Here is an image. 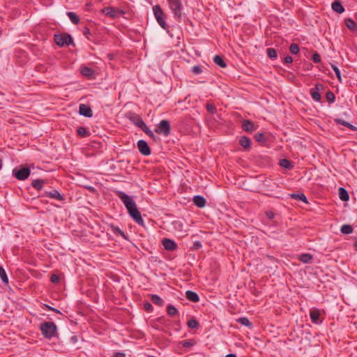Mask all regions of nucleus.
I'll use <instances>...</instances> for the list:
<instances>
[{
    "instance_id": "obj_1",
    "label": "nucleus",
    "mask_w": 357,
    "mask_h": 357,
    "mask_svg": "<svg viewBox=\"0 0 357 357\" xmlns=\"http://www.w3.org/2000/svg\"><path fill=\"white\" fill-rule=\"evenodd\" d=\"M116 195L125 205L126 208H127L128 213L132 217V218L138 225L144 226V220L142 218L140 212L137 209L136 203L132 199V197L121 191H118Z\"/></svg>"
},
{
    "instance_id": "obj_2",
    "label": "nucleus",
    "mask_w": 357,
    "mask_h": 357,
    "mask_svg": "<svg viewBox=\"0 0 357 357\" xmlns=\"http://www.w3.org/2000/svg\"><path fill=\"white\" fill-rule=\"evenodd\" d=\"M40 329L43 335L47 339L56 336L57 327L54 322H44L40 325Z\"/></svg>"
},
{
    "instance_id": "obj_3",
    "label": "nucleus",
    "mask_w": 357,
    "mask_h": 357,
    "mask_svg": "<svg viewBox=\"0 0 357 357\" xmlns=\"http://www.w3.org/2000/svg\"><path fill=\"white\" fill-rule=\"evenodd\" d=\"M169 7L174 14V17L177 21L181 22L183 13V5L181 0H167Z\"/></svg>"
},
{
    "instance_id": "obj_4",
    "label": "nucleus",
    "mask_w": 357,
    "mask_h": 357,
    "mask_svg": "<svg viewBox=\"0 0 357 357\" xmlns=\"http://www.w3.org/2000/svg\"><path fill=\"white\" fill-rule=\"evenodd\" d=\"M152 9L157 22L162 29H167L168 26L165 22V15L160 6L155 5Z\"/></svg>"
},
{
    "instance_id": "obj_5",
    "label": "nucleus",
    "mask_w": 357,
    "mask_h": 357,
    "mask_svg": "<svg viewBox=\"0 0 357 357\" xmlns=\"http://www.w3.org/2000/svg\"><path fill=\"white\" fill-rule=\"evenodd\" d=\"M54 40L56 45L60 47H63L65 45H70L73 43V39L70 34H55L54 36Z\"/></svg>"
},
{
    "instance_id": "obj_6",
    "label": "nucleus",
    "mask_w": 357,
    "mask_h": 357,
    "mask_svg": "<svg viewBox=\"0 0 357 357\" xmlns=\"http://www.w3.org/2000/svg\"><path fill=\"white\" fill-rule=\"evenodd\" d=\"M170 124L167 120H162L155 129L156 133L162 135L165 137H167L170 134Z\"/></svg>"
},
{
    "instance_id": "obj_7",
    "label": "nucleus",
    "mask_w": 357,
    "mask_h": 357,
    "mask_svg": "<svg viewBox=\"0 0 357 357\" xmlns=\"http://www.w3.org/2000/svg\"><path fill=\"white\" fill-rule=\"evenodd\" d=\"M31 174V170L28 167H22L20 169H14L13 170V174L15 177L20 180L24 181Z\"/></svg>"
},
{
    "instance_id": "obj_8",
    "label": "nucleus",
    "mask_w": 357,
    "mask_h": 357,
    "mask_svg": "<svg viewBox=\"0 0 357 357\" xmlns=\"http://www.w3.org/2000/svg\"><path fill=\"white\" fill-rule=\"evenodd\" d=\"M103 13L106 16L111 17L113 18L119 17L120 15L125 14V12L122 10L115 8L113 7H106L103 9Z\"/></svg>"
},
{
    "instance_id": "obj_9",
    "label": "nucleus",
    "mask_w": 357,
    "mask_h": 357,
    "mask_svg": "<svg viewBox=\"0 0 357 357\" xmlns=\"http://www.w3.org/2000/svg\"><path fill=\"white\" fill-rule=\"evenodd\" d=\"M43 197H49L59 201H64L65 196L61 195L58 190H52L51 191H45Z\"/></svg>"
},
{
    "instance_id": "obj_10",
    "label": "nucleus",
    "mask_w": 357,
    "mask_h": 357,
    "mask_svg": "<svg viewBox=\"0 0 357 357\" xmlns=\"http://www.w3.org/2000/svg\"><path fill=\"white\" fill-rule=\"evenodd\" d=\"M139 151L144 155H149L151 153V149L145 140L140 139L137 142Z\"/></svg>"
},
{
    "instance_id": "obj_11",
    "label": "nucleus",
    "mask_w": 357,
    "mask_h": 357,
    "mask_svg": "<svg viewBox=\"0 0 357 357\" xmlns=\"http://www.w3.org/2000/svg\"><path fill=\"white\" fill-rule=\"evenodd\" d=\"M162 243L164 248L168 251H173L177 248V244L176 242L169 238H164Z\"/></svg>"
},
{
    "instance_id": "obj_12",
    "label": "nucleus",
    "mask_w": 357,
    "mask_h": 357,
    "mask_svg": "<svg viewBox=\"0 0 357 357\" xmlns=\"http://www.w3.org/2000/svg\"><path fill=\"white\" fill-rule=\"evenodd\" d=\"M79 112L80 115L86 117H91L93 116V112L91 107L84 104L79 105Z\"/></svg>"
},
{
    "instance_id": "obj_13",
    "label": "nucleus",
    "mask_w": 357,
    "mask_h": 357,
    "mask_svg": "<svg viewBox=\"0 0 357 357\" xmlns=\"http://www.w3.org/2000/svg\"><path fill=\"white\" fill-rule=\"evenodd\" d=\"M320 312L319 310L314 308L310 311V317L313 324H320L321 321L319 319Z\"/></svg>"
},
{
    "instance_id": "obj_14",
    "label": "nucleus",
    "mask_w": 357,
    "mask_h": 357,
    "mask_svg": "<svg viewBox=\"0 0 357 357\" xmlns=\"http://www.w3.org/2000/svg\"><path fill=\"white\" fill-rule=\"evenodd\" d=\"M193 202L197 206L202 208L205 206L206 201L204 197L196 195L193 197Z\"/></svg>"
},
{
    "instance_id": "obj_15",
    "label": "nucleus",
    "mask_w": 357,
    "mask_h": 357,
    "mask_svg": "<svg viewBox=\"0 0 357 357\" xmlns=\"http://www.w3.org/2000/svg\"><path fill=\"white\" fill-rule=\"evenodd\" d=\"M242 128L246 132H252L255 130V126L252 121L244 120L242 123Z\"/></svg>"
},
{
    "instance_id": "obj_16",
    "label": "nucleus",
    "mask_w": 357,
    "mask_h": 357,
    "mask_svg": "<svg viewBox=\"0 0 357 357\" xmlns=\"http://www.w3.org/2000/svg\"><path fill=\"white\" fill-rule=\"evenodd\" d=\"M130 121L139 128L144 124L143 119L137 114H133L130 117Z\"/></svg>"
},
{
    "instance_id": "obj_17",
    "label": "nucleus",
    "mask_w": 357,
    "mask_h": 357,
    "mask_svg": "<svg viewBox=\"0 0 357 357\" xmlns=\"http://www.w3.org/2000/svg\"><path fill=\"white\" fill-rule=\"evenodd\" d=\"M185 296H186L187 299H188L189 301L194 302V303L198 302L199 300V297L198 294L196 292L192 291H190V290L187 291L185 293Z\"/></svg>"
},
{
    "instance_id": "obj_18",
    "label": "nucleus",
    "mask_w": 357,
    "mask_h": 357,
    "mask_svg": "<svg viewBox=\"0 0 357 357\" xmlns=\"http://www.w3.org/2000/svg\"><path fill=\"white\" fill-rule=\"evenodd\" d=\"M344 23L347 27L351 31H356L357 30V24L356 22L351 18H346L344 20Z\"/></svg>"
},
{
    "instance_id": "obj_19",
    "label": "nucleus",
    "mask_w": 357,
    "mask_h": 357,
    "mask_svg": "<svg viewBox=\"0 0 357 357\" xmlns=\"http://www.w3.org/2000/svg\"><path fill=\"white\" fill-rule=\"evenodd\" d=\"M110 228L112 231L116 234L121 236L124 239H128L126 234L122 231L119 227L114 226L113 225H110Z\"/></svg>"
},
{
    "instance_id": "obj_20",
    "label": "nucleus",
    "mask_w": 357,
    "mask_h": 357,
    "mask_svg": "<svg viewBox=\"0 0 357 357\" xmlns=\"http://www.w3.org/2000/svg\"><path fill=\"white\" fill-rule=\"evenodd\" d=\"M251 139L245 136H243L241 137L239 140V144L241 146H242L244 149H249L251 146Z\"/></svg>"
},
{
    "instance_id": "obj_21",
    "label": "nucleus",
    "mask_w": 357,
    "mask_h": 357,
    "mask_svg": "<svg viewBox=\"0 0 357 357\" xmlns=\"http://www.w3.org/2000/svg\"><path fill=\"white\" fill-rule=\"evenodd\" d=\"M332 9L337 13H342L344 11V7L339 1H335L332 3Z\"/></svg>"
},
{
    "instance_id": "obj_22",
    "label": "nucleus",
    "mask_w": 357,
    "mask_h": 357,
    "mask_svg": "<svg viewBox=\"0 0 357 357\" xmlns=\"http://www.w3.org/2000/svg\"><path fill=\"white\" fill-rule=\"evenodd\" d=\"M77 135H79L81 137H89L91 135L89 130H88L86 128L83 126L78 127V128L77 129Z\"/></svg>"
},
{
    "instance_id": "obj_23",
    "label": "nucleus",
    "mask_w": 357,
    "mask_h": 357,
    "mask_svg": "<svg viewBox=\"0 0 357 357\" xmlns=\"http://www.w3.org/2000/svg\"><path fill=\"white\" fill-rule=\"evenodd\" d=\"M80 72L82 75L86 77H92L94 75V70L86 66L81 68Z\"/></svg>"
},
{
    "instance_id": "obj_24",
    "label": "nucleus",
    "mask_w": 357,
    "mask_h": 357,
    "mask_svg": "<svg viewBox=\"0 0 357 357\" xmlns=\"http://www.w3.org/2000/svg\"><path fill=\"white\" fill-rule=\"evenodd\" d=\"M339 197L341 200L344 202L348 201L349 199V193L344 188H340Z\"/></svg>"
},
{
    "instance_id": "obj_25",
    "label": "nucleus",
    "mask_w": 357,
    "mask_h": 357,
    "mask_svg": "<svg viewBox=\"0 0 357 357\" xmlns=\"http://www.w3.org/2000/svg\"><path fill=\"white\" fill-rule=\"evenodd\" d=\"M151 301L158 306H162L165 303L163 299L156 294L151 296Z\"/></svg>"
},
{
    "instance_id": "obj_26",
    "label": "nucleus",
    "mask_w": 357,
    "mask_h": 357,
    "mask_svg": "<svg viewBox=\"0 0 357 357\" xmlns=\"http://www.w3.org/2000/svg\"><path fill=\"white\" fill-rule=\"evenodd\" d=\"M255 139L257 142L260 143L261 144H264L267 141V137L264 133L257 132L255 135Z\"/></svg>"
},
{
    "instance_id": "obj_27",
    "label": "nucleus",
    "mask_w": 357,
    "mask_h": 357,
    "mask_svg": "<svg viewBox=\"0 0 357 357\" xmlns=\"http://www.w3.org/2000/svg\"><path fill=\"white\" fill-rule=\"evenodd\" d=\"M214 63L220 67L224 68L227 66L226 63L223 60L222 57L219 55H215L213 58Z\"/></svg>"
},
{
    "instance_id": "obj_28",
    "label": "nucleus",
    "mask_w": 357,
    "mask_h": 357,
    "mask_svg": "<svg viewBox=\"0 0 357 357\" xmlns=\"http://www.w3.org/2000/svg\"><path fill=\"white\" fill-rule=\"evenodd\" d=\"M298 259L301 262L304 264H308L312 261V255L310 254L305 253L301 255Z\"/></svg>"
},
{
    "instance_id": "obj_29",
    "label": "nucleus",
    "mask_w": 357,
    "mask_h": 357,
    "mask_svg": "<svg viewBox=\"0 0 357 357\" xmlns=\"http://www.w3.org/2000/svg\"><path fill=\"white\" fill-rule=\"evenodd\" d=\"M290 197L296 200L302 201L304 203L308 202L306 196L303 193H301V194L293 193V194L290 195Z\"/></svg>"
},
{
    "instance_id": "obj_30",
    "label": "nucleus",
    "mask_w": 357,
    "mask_h": 357,
    "mask_svg": "<svg viewBox=\"0 0 357 357\" xmlns=\"http://www.w3.org/2000/svg\"><path fill=\"white\" fill-rule=\"evenodd\" d=\"M196 344V341L193 339L191 340H185L181 341L179 344L182 345L183 347L190 348L193 347Z\"/></svg>"
},
{
    "instance_id": "obj_31",
    "label": "nucleus",
    "mask_w": 357,
    "mask_h": 357,
    "mask_svg": "<svg viewBox=\"0 0 357 357\" xmlns=\"http://www.w3.org/2000/svg\"><path fill=\"white\" fill-rule=\"evenodd\" d=\"M67 16L74 24H77L79 22V17L73 12H67Z\"/></svg>"
},
{
    "instance_id": "obj_32",
    "label": "nucleus",
    "mask_w": 357,
    "mask_h": 357,
    "mask_svg": "<svg viewBox=\"0 0 357 357\" xmlns=\"http://www.w3.org/2000/svg\"><path fill=\"white\" fill-rule=\"evenodd\" d=\"M43 184H44L43 180L35 179L33 181L31 185L35 189H36L38 190H40L43 188Z\"/></svg>"
},
{
    "instance_id": "obj_33",
    "label": "nucleus",
    "mask_w": 357,
    "mask_h": 357,
    "mask_svg": "<svg viewBox=\"0 0 357 357\" xmlns=\"http://www.w3.org/2000/svg\"><path fill=\"white\" fill-rule=\"evenodd\" d=\"M0 278L5 284H8V278L3 266H0Z\"/></svg>"
},
{
    "instance_id": "obj_34",
    "label": "nucleus",
    "mask_w": 357,
    "mask_h": 357,
    "mask_svg": "<svg viewBox=\"0 0 357 357\" xmlns=\"http://www.w3.org/2000/svg\"><path fill=\"white\" fill-rule=\"evenodd\" d=\"M340 231L342 234H350L353 232L354 229L350 225H344L341 227Z\"/></svg>"
},
{
    "instance_id": "obj_35",
    "label": "nucleus",
    "mask_w": 357,
    "mask_h": 357,
    "mask_svg": "<svg viewBox=\"0 0 357 357\" xmlns=\"http://www.w3.org/2000/svg\"><path fill=\"white\" fill-rule=\"evenodd\" d=\"M312 98L317 102H319L321 99V96L317 91H315L314 89H311L310 91Z\"/></svg>"
},
{
    "instance_id": "obj_36",
    "label": "nucleus",
    "mask_w": 357,
    "mask_h": 357,
    "mask_svg": "<svg viewBox=\"0 0 357 357\" xmlns=\"http://www.w3.org/2000/svg\"><path fill=\"white\" fill-rule=\"evenodd\" d=\"M266 53L268 58H270L271 59L274 60L278 57L277 52L274 48H268L266 50Z\"/></svg>"
},
{
    "instance_id": "obj_37",
    "label": "nucleus",
    "mask_w": 357,
    "mask_h": 357,
    "mask_svg": "<svg viewBox=\"0 0 357 357\" xmlns=\"http://www.w3.org/2000/svg\"><path fill=\"white\" fill-rule=\"evenodd\" d=\"M140 129L144 131L149 137L151 138H155V135L153 131L149 128L146 124L144 123V126H142Z\"/></svg>"
},
{
    "instance_id": "obj_38",
    "label": "nucleus",
    "mask_w": 357,
    "mask_h": 357,
    "mask_svg": "<svg viewBox=\"0 0 357 357\" xmlns=\"http://www.w3.org/2000/svg\"><path fill=\"white\" fill-rule=\"evenodd\" d=\"M167 312L169 316L172 317L178 313V310L174 305L169 304L167 307Z\"/></svg>"
},
{
    "instance_id": "obj_39",
    "label": "nucleus",
    "mask_w": 357,
    "mask_h": 357,
    "mask_svg": "<svg viewBox=\"0 0 357 357\" xmlns=\"http://www.w3.org/2000/svg\"><path fill=\"white\" fill-rule=\"evenodd\" d=\"M237 322L248 327L252 326V323L247 317H241L237 319Z\"/></svg>"
},
{
    "instance_id": "obj_40",
    "label": "nucleus",
    "mask_w": 357,
    "mask_h": 357,
    "mask_svg": "<svg viewBox=\"0 0 357 357\" xmlns=\"http://www.w3.org/2000/svg\"><path fill=\"white\" fill-rule=\"evenodd\" d=\"M280 165L284 167V168H286V169H291L293 167V165L291 164V162L289 161V160L287 159H282L280 162Z\"/></svg>"
},
{
    "instance_id": "obj_41",
    "label": "nucleus",
    "mask_w": 357,
    "mask_h": 357,
    "mask_svg": "<svg viewBox=\"0 0 357 357\" xmlns=\"http://www.w3.org/2000/svg\"><path fill=\"white\" fill-rule=\"evenodd\" d=\"M187 326L192 329L197 328L199 326V323L195 319H190L187 322Z\"/></svg>"
},
{
    "instance_id": "obj_42",
    "label": "nucleus",
    "mask_w": 357,
    "mask_h": 357,
    "mask_svg": "<svg viewBox=\"0 0 357 357\" xmlns=\"http://www.w3.org/2000/svg\"><path fill=\"white\" fill-rule=\"evenodd\" d=\"M206 110L210 113V114H214L217 112V109L216 107L211 103L210 102H207L206 105Z\"/></svg>"
},
{
    "instance_id": "obj_43",
    "label": "nucleus",
    "mask_w": 357,
    "mask_h": 357,
    "mask_svg": "<svg viewBox=\"0 0 357 357\" xmlns=\"http://www.w3.org/2000/svg\"><path fill=\"white\" fill-rule=\"evenodd\" d=\"M289 51L293 54H297L300 51V48L297 44L291 43L289 47Z\"/></svg>"
},
{
    "instance_id": "obj_44",
    "label": "nucleus",
    "mask_w": 357,
    "mask_h": 357,
    "mask_svg": "<svg viewBox=\"0 0 357 357\" xmlns=\"http://www.w3.org/2000/svg\"><path fill=\"white\" fill-rule=\"evenodd\" d=\"M331 68L334 70L338 80L340 82H342L341 73H340V70H339V68L335 65H333V64H331Z\"/></svg>"
},
{
    "instance_id": "obj_45",
    "label": "nucleus",
    "mask_w": 357,
    "mask_h": 357,
    "mask_svg": "<svg viewBox=\"0 0 357 357\" xmlns=\"http://www.w3.org/2000/svg\"><path fill=\"white\" fill-rule=\"evenodd\" d=\"M326 98L329 102H333L335 100V94L331 91L326 93Z\"/></svg>"
},
{
    "instance_id": "obj_46",
    "label": "nucleus",
    "mask_w": 357,
    "mask_h": 357,
    "mask_svg": "<svg viewBox=\"0 0 357 357\" xmlns=\"http://www.w3.org/2000/svg\"><path fill=\"white\" fill-rule=\"evenodd\" d=\"M202 71V68L200 66H195L192 68V72L195 75L201 74Z\"/></svg>"
},
{
    "instance_id": "obj_47",
    "label": "nucleus",
    "mask_w": 357,
    "mask_h": 357,
    "mask_svg": "<svg viewBox=\"0 0 357 357\" xmlns=\"http://www.w3.org/2000/svg\"><path fill=\"white\" fill-rule=\"evenodd\" d=\"M312 60L314 63H319L321 61V56L318 53H314L312 55Z\"/></svg>"
},
{
    "instance_id": "obj_48",
    "label": "nucleus",
    "mask_w": 357,
    "mask_h": 357,
    "mask_svg": "<svg viewBox=\"0 0 357 357\" xmlns=\"http://www.w3.org/2000/svg\"><path fill=\"white\" fill-rule=\"evenodd\" d=\"M315 91H317L318 92H319L320 91H322L324 90V86L323 84H321V83H317L315 84V86L314 88H313Z\"/></svg>"
},
{
    "instance_id": "obj_49",
    "label": "nucleus",
    "mask_w": 357,
    "mask_h": 357,
    "mask_svg": "<svg viewBox=\"0 0 357 357\" xmlns=\"http://www.w3.org/2000/svg\"><path fill=\"white\" fill-rule=\"evenodd\" d=\"M50 281L53 283H57L59 282V277L57 275L53 274L51 275Z\"/></svg>"
},
{
    "instance_id": "obj_50",
    "label": "nucleus",
    "mask_w": 357,
    "mask_h": 357,
    "mask_svg": "<svg viewBox=\"0 0 357 357\" xmlns=\"http://www.w3.org/2000/svg\"><path fill=\"white\" fill-rule=\"evenodd\" d=\"M335 121L339 124V125H342V126H346L347 123V121H344V119H335Z\"/></svg>"
},
{
    "instance_id": "obj_51",
    "label": "nucleus",
    "mask_w": 357,
    "mask_h": 357,
    "mask_svg": "<svg viewBox=\"0 0 357 357\" xmlns=\"http://www.w3.org/2000/svg\"><path fill=\"white\" fill-rule=\"evenodd\" d=\"M144 309L148 312H151L153 310V306L150 303L146 302L144 303Z\"/></svg>"
},
{
    "instance_id": "obj_52",
    "label": "nucleus",
    "mask_w": 357,
    "mask_h": 357,
    "mask_svg": "<svg viewBox=\"0 0 357 357\" xmlns=\"http://www.w3.org/2000/svg\"><path fill=\"white\" fill-rule=\"evenodd\" d=\"M83 34L89 40V36L91 35L90 29L88 27H84Z\"/></svg>"
},
{
    "instance_id": "obj_53",
    "label": "nucleus",
    "mask_w": 357,
    "mask_h": 357,
    "mask_svg": "<svg viewBox=\"0 0 357 357\" xmlns=\"http://www.w3.org/2000/svg\"><path fill=\"white\" fill-rule=\"evenodd\" d=\"M266 217L269 219V220H273L275 217V214L273 211H266Z\"/></svg>"
},
{
    "instance_id": "obj_54",
    "label": "nucleus",
    "mask_w": 357,
    "mask_h": 357,
    "mask_svg": "<svg viewBox=\"0 0 357 357\" xmlns=\"http://www.w3.org/2000/svg\"><path fill=\"white\" fill-rule=\"evenodd\" d=\"M284 62L285 63H291L293 62V59L291 56H286L284 57Z\"/></svg>"
},
{
    "instance_id": "obj_55",
    "label": "nucleus",
    "mask_w": 357,
    "mask_h": 357,
    "mask_svg": "<svg viewBox=\"0 0 357 357\" xmlns=\"http://www.w3.org/2000/svg\"><path fill=\"white\" fill-rule=\"evenodd\" d=\"M345 127L349 128L351 130H357V128L349 122H347Z\"/></svg>"
},
{
    "instance_id": "obj_56",
    "label": "nucleus",
    "mask_w": 357,
    "mask_h": 357,
    "mask_svg": "<svg viewBox=\"0 0 357 357\" xmlns=\"http://www.w3.org/2000/svg\"><path fill=\"white\" fill-rule=\"evenodd\" d=\"M345 127L349 128L351 130H357V128L349 122H347Z\"/></svg>"
},
{
    "instance_id": "obj_57",
    "label": "nucleus",
    "mask_w": 357,
    "mask_h": 357,
    "mask_svg": "<svg viewBox=\"0 0 357 357\" xmlns=\"http://www.w3.org/2000/svg\"><path fill=\"white\" fill-rule=\"evenodd\" d=\"M114 357H126V355L122 352H116L114 355Z\"/></svg>"
},
{
    "instance_id": "obj_58",
    "label": "nucleus",
    "mask_w": 357,
    "mask_h": 357,
    "mask_svg": "<svg viewBox=\"0 0 357 357\" xmlns=\"http://www.w3.org/2000/svg\"><path fill=\"white\" fill-rule=\"evenodd\" d=\"M86 189H88L90 192H95L96 191V189L92 187V186H86L85 187Z\"/></svg>"
},
{
    "instance_id": "obj_59",
    "label": "nucleus",
    "mask_w": 357,
    "mask_h": 357,
    "mask_svg": "<svg viewBox=\"0 0 357 357\" xmlns=\"http://www.w3.org/2000/svg\"><path fill=\"white\" fill-rule=\"evenodd\" d=\"M195 245L197 247V248H201L202 247V244L199 241H197L195 243Z\"/></svg>"
},
{
    "instance_id": "obj_60",
    "label": "nucleus",
    "mask_w": 357,
    "mask_h": 357,
    "mask_svg": "<svg viewBox=\"0 0 357 357\" xmlns=\"http://www.w3.org/2000/svg\"><path fill=\"white\" fill-rule=\"evenodd\" d=\"M225 357H237V356L234 354H227Z\"/></svg>"
},
{
    "instance_id": "obj_61",
    "label": "nucleus",
    "mask_w": 357,
    "mask_h": 357,
    "mask_svg": "<svg viewBox=\"0 0 357 357\" xmlns=\"http://www.w3.org/2000/svg\"><path fill=\"white\" fill-rule=\"evenodd\" d=\"M45 306H46V307H47L48 310H52V311H54V307H51V306H49V305H46Z\"/></svg>"
},
{
    "instance_id": "obj_62",
    "label": "nucleus",
    "mask_w": 357,
    "mask_h": 357,
    "mask_svg": "<svg viewBox=\"0 0 357 357\" xmlns=\"http://www.w3.org/2000/svg\"><path fill=\"white\" fill-rule=\"evenodd\" d=\"M354 247L356 250H357V241L354 243Z\"/></svg>"
},
{
    "instance_id": "obj_63",
    "label": "nucleus",
    "mask_w": 357,
    "mask_h": 357,
    "mask_svg": "<svg viewBox=\"0 0 357 357\" xmlns=\"http://www.w3.org/2000/svg\"><path fill=\"white\" fill-rule=\"evenodd\" d=\"M54 312H56V313H61L60 310H57V309H54Z\"/></svg>"
}]
</instances>
